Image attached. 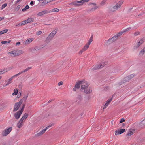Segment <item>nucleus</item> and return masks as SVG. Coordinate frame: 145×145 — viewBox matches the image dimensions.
<instances>
[{
    "label": "nucleus",
    "mask_w": 145,
    "mask_h": 145,
    "mask_svg": "<svg viewBox=\"0 0 145 145\" xmlns=\"http://www.w3.org/2000/svg\"><path fill=\"white\" fill-rule=\"evenodd\" d=\"M85 51L84 50H83V49H82V50H80L79 52V54H82V53L84 52Z\"/></svg>",
    "instance_id": "nucleus-39"
},
{
    "label": "nucleus",
    "mask_w": 145,
    "mask_h": 145,
    "mask_svg": "<svg viewBox=\"0 0 145 145\" xmlns=\"http://www.w3.org/2000/svg\"><path fill=\"white\" fill-rule=\"evenodd\" d=\"M141 124L143 125H145V118L141 122Z\"/></svg>",
    "instance_id": "nucleus-40"
},
{
    "label": "nucleus",
    "mask_w": 145,
    "mask_h": 145,
    "mask_svg": "<svg viewBox=\"0 0 145 145\" xmlns=\"http://www.w3.org/2000/svg\"><path fill=\"white\" fill-rule=\"evenodd\" d=\"M55 0H49V1H54Z\"/></svg>",
    "instance_id": "nucleus-53"
},
{
    "label": "nucleus",
    "mask_w": 145,
    "mask_h": 145,
    "mask_svg": "<svg viewBox=\"0 0 145 145\" xmlns=\"http://www.w3.org/2000/svg\"><path fill=\"white\" fill-rule=\"evenodd\" d=\"M31 68H31V67H28L27 68L25 69L23 71H21V72L22 74L23 73H24V72H26L27 71H28L29 69H31Z\"/></svg>",
    "instance_id": "nucleus-28"
},
{
    "label": "nucleus",
    "mask_w": 145,
    "mask_h": 145,
    "mask_svg": "<svg viewBox=\"0 0 145 145\" xmlns=\"http://www.w3.org/2000/svg\"><path fill=\"white\" fill-rule=\"evenodd\" d=\"M21 104L19 101L16 103L14 106L13 112L17 111L19 109Z\"/></svg>",
    "instance_id": "nucleus-11"
},
{
    "label": "nucleus",
    "mask_w": 145,
    "mask_h": 145,
    "mask_svg": "<svg viewBox=\"0 0 145 145\" xmlns=\"http://www.w3.org/2000/svg\"><path fill=\"white\" fill-rule=\"evenodd\" d=\"M24 122L22 120L20 119L19 121L17 123V127L18 128H21L23 126V123Z\"/></svg>",
    "instance_id": "nucleus-15"
},
{
    "label": "nucleus",
    "mask_w": 145,
    "mask_h": 145,
    "mask_svg": "<svg viewBox=\"0 0 145 145\" xmlns=\"http://www.w3.org/2000/svg\"><path fill=\"white\" fill-rule=\"evenodd\" d=\"M4 73V72H1V74H3Z\"/></svg>",
    "instance_id": "nucleus-55"
},
{
    "label": "nucleus",
    "mask_w": 145,
    "mask_h": 145,
    "mask_svg": "<svg viewBox=\"0 0 145 145\" xmlns=\"http://www.w3.org/2000/svg\"><path fill=\"white\" fill-rule=\"evenodd\" d=\"M135 76V74H131L128 76L126 77L125 79L126 80V81H128L132 79V78L134 77Z\"/></svg>",
    "instance_id": "nucleus-14"
},
{
    "label": "nucleus",
    "mask_w": 145,
    "mask_h": 145,
    "mask_svg": "<svg viewBox=\"0 0 145 145\" xmlns=\"http://www.w3.org/2000/svg\"><path fill=\"white\" fill-rule=\"evenodd\" d=\"M42 33V31H39L37 33V34L38 35H40Z\"/></svg>",
    "instance_id": "nucleus-42"
},
{
    "label": "nucleus",
    "mask_w": 145,
    "mask_h": 145,
    "mask_svg": "<svg viewBox=\"0 0 145 145\" xmlns=\"http://www.w3.org/2000/svg\"><path fill=\"white\" fill-rule=\"evenodd\" d=\"M131 28V27H130L126 29H125L124 30V32H126L129 31V30Z\"/></svg>",
    "instance_id": "nucleus-38"
},
{
    "label": "nucleus",
    "mask_w": 145,
    "mask_h": 145,
    "mask_svg": "<svg viewBox=\"0 0 145 145\" xmlns=\"http://www.w3.org/2000/svg\"><path fill=\"white\" fill-rule=\"evenodd\" d=\"M139 32H135V35H137L139 34Z\"/></svg>",
    "instance_id": "nucleus-46"
},
{
    "label": "nucleus",
    "mask_w": 145,
    "mask_h": 145,
    "mask_svg": "<svg viewBox=\"0 0 145 145\" xmlns=\"http://www.w3.org/2000/svg\"><path fill=\"white\" fill-rule=\"evenodd\" d=\"M4 19V18H2L1 17H0V21H1L3 19Z\"/></svg>",
    "instance_id": "nucleus-50"
},
{
    "label": "nucleus",
    "mask_w": 145,
    "mask_h": 145,
    "mask_svg": "<svg viewBox=\"0 0 145 145\" xmlns=\"http://www.w3.org/2000/svg\"><path fill=\"white\" fill-rule=\"evenodd\" d=\"M25 107V104L24 103L22 104V107L21 109L14 114V116L16 119H18L20 118L21 115L23 112Z\"/></svg>",
    "instance_id": "nucleus-2"
},
{
    "label": "nucleus",
    "mask_w": 145,
    "mask_h": 145,
    "mask_svg": "<svg viewBox=\"0 0 145 145\" xmlns=\"http://www.w3.org/2000/svg\"><path fill=\"white\" fill-rule=\"evenodd\" d=\"M28 116V114L27 113H25L24 114L20 119L22 120L23 121L25 122V120L27 118Z\"/></svg>",
    "instance_id": "nucleus-21"
},
{
    "label": "nucleus",
    "mask_w": 145,
    "mask_h": 145,
    "mask_svg": "<svg viewBox=\"0 0 145 145\" xmlns=\"http://www.w3.org/2000/svg\"><path fill=\"white\" fill-rule=\"evenodd\" d=\"M22 74L21 72H20L18 73L17 74L13 76H12V78H14V77H16V76H17L18 75H19L20 74Z\"/></svg>",
    "instance_id": "nucleus-36"
},
{
    "label": "nucleus",
    "mask_w": 145,
    "mask_h": 145,
    "mask_svg": "<svg viewBox=\"0 0 145 145\" xmlns=\"http://www.w3.org/2000/svg\"><path fill=\"white\" fill-rule=\"evenodd\" d=\"M35 3V1H31L30 3V4L31 5H33L34 4V3Z\"/></svg>",
    "instance_id": "nucleus-44"
},
{
    "label": "nucleus",
    "mask_w": 145,
    "mask_h": 145,
    "mask_svg": "<svg viewBox=\"0 0 145 145\" xmlns=\"http://www.w3.org/2000/svg\"><path fill=\"white\" fill-rule=\"evenodd\" d=\"M92 4H93V5H96V4H95V3H92Z\"/></svg>",
    "instance_id": "nucleus-51"
},
{
    "label": "nucleus",
    "mask_w": 145,
    "mask_h": 145,
    "mask_svg": "<svg viewBox=\"0 0 145 145\" xmlns=\"http://www.w3.org/2000/svg\"><path fill=\"white\" fill-rule=\"evenodd\" d=\"M123 3V1L121 0L119 1L116 5L113 7L111 9V10L112 12L116 11L119 8L122 4Z\"/></svg>",
    "instance_id": "nucleus-4"
},
{
    "label": "nucleus",
    "mask_w": 145,
    "mask_h": 145,
    "mask_svg": "<svg viewBox=\"0 0 145 145\" xmlns=\"http://www.w3.org/2000/svg\"><path fill=\"white\" fill-rule=\"evenodd\" d=\"M29 7L28 5H26L25 7L22 9V11L23 12H24L27 9H28Z\"/></svg>",
    "instance_id": "nucleus-34"
},
{
    "label": "nucleus",
    "mask_w": 145,
    "mask_h": 145,
    "mask_svg": "<svg viewBox=\"0 0 145 145\" xmlns=\"http://www.w3.org/2000/svg\"><path fill=\"white\" fill-rule=\"evenodd\" d=\"M143 40L141 39L140 41H139L137 44L134 46V49H136L139 47L143 43Z\"/></svg>",
    "instance_id": "nucleus-18"
},
{
    "label": "nucleus",
    "mask_w": 145,
    "mask_h": 145,
    "mask_svg": "<svg viewBox=\"0 0 145 145\" xmlns=\"http://www.w3.org/2000/svg\"><path fill=\"white\" fill-rule=\"evenodd\" d=\"M120 35L121 34L120 33L118 34L117 35H116L113 37L112 38L109 39L108 40L105 41V43H106L107 45V44H110L111 43L116 40L118 38Z\"/></svg>",
    "instance_id": "nucleus-5"
},
{
    "label": "nucleus",
    "mask_w": 145,
    "mask_h": 145,
    "mask_svg": "<svg viewBox=\"0 0 145 145\" xmlns=\"http://www.w3.org/2000/svg\"><path fill=\"white\" fill-rule=\"evenodd\" d=\"M106 64V63H105V62L101 63L99 64L98 65H96L93 68V70H94L101 68L103 67Z\"/></svg>",
    "instance_id": "nucleus-9"
},
{
    "label": "nucleus",
    "mask_w": 145,
    "mask_h": 145,
    "mask_svg": "<svg viewBox=\"0 0 145 145\" xmlns=\"http://www.w3.org/2000/svg\"><path fill=\"white\" fill-rule=\"evenodd\" d=\"M123 124H124V123H122V124L123 125H123Z\"/></svg>",
    "instance_id": "nucleus-58"
},
{
    "label": "nucleus",
    "mask_w": 145,
    "mask_h": 145,
    "mask_svg": "<svg viewBox=\"0 0 145 145\" xmlns=\"http://www.w3.org/2000/svg\"><path fill=\"white\" fill-rule=\"evenodd\" d=\"M24 52L22 50H15L8 53L11 56L15 57L19 56L24 53Z\"/></svg>",
    "instance_id": "nucleus-1"
},
{
    "label": "nucleus",
    "mask_w": 145,
    "mask_h": 145,
    "mask_svg": "<svg viewBox=\"0 0 145 145\" xmlns=\"http://www.w3.org/2000/svg\"><path fill=\"white\" fill-rule=\"evenodd\" d=\"M145 52V47L140 52L139 54L143 55Z\"/></svg>",
    "instance_id": "nucleus-33"
},
{
    "label": "nucleus",
    "mask_w": 145,
    "mask_h": 145,
    "mask_svg": "<svg viewBox=\"0 0 145 145\" xmlns=\"http://www.w3.org/2000/svg\"><path fill=\"white\" fill-rule=\"evenodd\" d=\"M93 40V37L91 36L89 40H88V41L87 43L90 45L91 43L92 42Z\"/></svg>",
    "instance_id": "nucleus-29"
},
{
    "label": "nucleus",
    "mask_w": 145,
    "mask_h": 145,
    "mask_svg": "<svg viewBox=\"0 0 145 145\" xmlns=\"http://www.w3.org/2000/svg\"><path fill=\"white\" fill-rule=\"evenodd\" d=\"M92 10H93V8H92Z\"/></svg>",
    "instance_id": "nucleus-60"
},
{
    "label": "nucleus",
    "mask_w": 145,
    "mask_h": 145,
    "mask_svg": "<svg viewBox=\"0 0 145 145\" xmlns=\"http://www.w3.org/2000/svg\"><path fill=\"white\" fill-rule=\"evenodd\" d=\"M34 40L32 38H29L27 40L25 41V43L28 44Z\"/></svg>",
    "instance_id": "nucleus-25"
},
{
    "label": "nucleus",
    "mask_w": 145,
    "mask_h": 145,
    "mask_svg": "<svg viewBox=\"0 0 145 145\" xmlns=\"http://www.w3.org/2000/svg\"><path fill=\"white\" fill-rule=\"evenodd\" d=\"M1 43L2 44H5L6 43H7V42L6 41H2L1 42Z\"/></svg>",
    "instance_id": "nucleus-43"
},
{
    "label": "nucleus",
    "mask_w": 145,
    "mask_h": 145,
    "mask_svg": "<svg viewBox=\"0 0 145 145\" xmlns=\"http://www.w3.org/2000/svg\"><path fill=\"white\" fill-rule=\"evenodd\" d=\"M98 6H96L95 7V8H94V10H95L96 9H97V8H98Z\"/></svg>",
    "instance_id": "nucleus-48"
},
{
    "label": "nucleus",
    "mask_w": 145,
    "mask_h": 145,
    "mask_svg": "<svg viewBox=\"0 0 145 145\" xmlns=\"http://www.w3.org/2000/svg\"><path fill=\"white\" fill-rule=\"evenodd\" d=\"M89 0H82L72 2L71 4L75 7H79L82 6L83 3L86 2H88Z\"/></svg>",
    "instance_id": "nucleus-3"
},
{
    "label": "nucleus",
    "mask_w": 145,
    "mask_h": 145,
    "mask_svg": "<svg viewBox=\"0 0 145 145\" xmlns=\"http://www.w3.org/2000/svg\"><path fill=\"white\" fill-rule=\"evenodd\" d=\"M20 44V42H17V43H16V45H19Z\"/></svg>",
    "instance_id": "nucleus-49"
},
{
    "label": "nucleus",
    "mask_w": 145,
    "mask_h": 145,
    "mask_svg": "<svg viewBox=\"0 0 145 145\" xmlns=\"http://www.w3.org/2000/svg\"><path fill=\"white\" fill-rule=\"evenodd\" d=\"M51 100H50L48 101V102H51Z\"/></svg>",
    "instance_id": "nucleus-54"
},
{
    "label": "nucleus",
    "mask_w": 145,
    "mask_h": 145,
    "mask_svg": "<svg viewBox=\"0 0 145 145\" xmlns=\"http://www.w3.org/2000/svg\"><path fill=\"white\" fill-rule=\"evenodd\" d=\"M89 84L86 81H81V88L82 89H86L88 87Z\"/></svg>",
    "instance_id": "nucleus-8"
},
{
    "label": "nucleus",
    "mask_w": 145,
    "mask_h": 145,
    "mask_svg": "<svg viewBox=\"0 0 145 145\" xmlns=\"http://www.w3.org/2000/svg\"><path fill=\"white\" fill-rule=\"evenodd\" d=\"M59 11V9L57 8H54V9H53L51 10H50V12H58Z\"/></svg>",
    "instance_id": "nucleus-30"
},
{
    "label": "nucleus",
    "mask_w": 145,
    "mask_h": 145,
    "mask_svg": "<svg viewBox=\"0 0 145 145\" xmlns=\"http://www.w3.org/2000/svg\"><path fill=\"white\" fill-rule=\"evenodd\" d=\"M112 100V99H108V100L106 102L105 105L103 106V110L106 108L108 106Z\"/></svg>",
    "instance_id": "nucleus-20"
},
{
    "label": "nucleus",
    "mask_w": 145,
    "mask_h": 145,
    "mask_svg": "<svg viewBox=\"0 0 145 145\" xmlns=\"http://www.w3.org/2000/svg\"><path fill=\"white\" fill-rule=\"evenodd\" d=\"M14 93H12L13 95H17L18 92L17 89H15L14 90Z\"/></svg>",
    "instance_id": "nucleus-31"
},
{
    "label": "nucleus",
    "mask_w": 145,
    "mask_h": 145,
    "mask_svg": "<svg viewBox=\"0 0 145 145\" xmlns=\"http://www.w3.org/2000/svg\"><path fill=\"white\" fill-rule=\"evenodd\" d=\"M2 77L1 76H0V79Z\"/></svg>",
    "instance_id": "nucleus-56"
},
{
    "label": "nucleus",
    "mask_w": 145,
    "mask_h": 145,
    "mask_svg": "<svg viewBox=\"0 0 145 145\" xmlns=\"http://www.w3.org/2000/svg\"><path fill=\"white\" fill-rule=\"evenodd\" d=\"M50 127V126H47L45 129H44L41 130L40 132H39L38 133H37L36 135V136L37 137H39V136L42 135L45 133V132L46 131V130H47Z\"/></svg>",
    "instance_id": "nucleus-10"
},
{
    "label": "nucleus",
    "mask_w": 145,
    "mask_h": 145,
    "mask_svg": "<svg viewBox=\"0 0 145 145\" xmlns=\"http://www.w3.org/2000/svg\"><path fill=\"white\" fill-rule=\"evenodd\" d=\"M107 0H103L102 1V3H104Z\"/></svg>",
    "instance_id": "nucleus-47"
},
{
    "label": "nucleus",
    "mask_w": 145,
    "mask_h": 145,
    "mask_svg": "<svg viewBox=\"0 0 145 145\" xmlns=\"http://www.w3.org/2000/svg\"><path fill=\"white\" fill-rule=\"evenodd\" d=\"M125 131V129H120L119 130H118L115 131V135H117L119 134H121L123 133Z\"/></svg>",
    "instance_id": "nucleus-16"
},
{
    "label": "nucleus",
    "mask_w": 145,
    "mask_h": 145,
    "mask_svg": "<svg viewBox=\"0 0 145 145\" xmlns=\"http://www.w3.org/2000/svg\"><path fill=\"white\" fill-rule=\"evenodd\" d=\"M135 132V131L133 129H130L127 134V136H130L133 134Z\"/></svg>",
    "instance_id": "nucleus-24"
},
{
    "label": "nucleus",
    "mask_w": 145,
    "mask_h": 145,
    "mask_svg": "<svg viewBox=\"0 0 145 145\" xmlns=\"http://www.w3.org/2000/svg\"><path fill=\"white\" fill-rule=\"evenodd\" d=\"M11 42L10 40H9L7 42V43H9Z\"/></svg>",
    "instance_id": "nucleus-52"
},
{
    "label": "nucleus",
    "mask_w": 145,
    "mask_h": 145,
    "mask_svg": "<svg viewBox=\"0 0 145 145\" xmlns=\"http://www.w3.org/2000/svg\"><path fill=\"white\" fill-rule=\"evenodd\" d=\"M89 45L86 43V44L82 48L83 49V50H84L85 51H86L88 48Z\"/></svg>",
    "instance_id": "nucleus-27"
},
{
    "label": "nucleus",
    "mask_w": 145,
    "mask_h": 145,
    "mask_svg": "<svg viewBox=\"0 0 145 145\" xmlns=\"http://www.w3.org/2000/svg\"><path fill=\"white\" fill-rule=\"evenodd\" d=\"M123 124H124V123H122V124L123 125H123Z\"/></svg>",
    "instance_id": "nucleus-59"
},
{
    "label": "nucleus",
    "mask_w": 145,
    "mask_h": 145,
    "mask_svg": "<svg viewBox=\"0 0 145 145\" xmlns=\"http://www.w3.org/2000/svg\"><path fill=\"white\" fill-rule=\"evenodd\" d=\"M27 23H30L31 22H33L34 21V19L33 18H28L26 20Z\"/></svg>",
    "instance_id": "nucleus-26"
},
{
    "label": "nucleus",
    "mask_w": 145,
    "mask_h": 145,
    "mask_svg": "<svg viewBox=\"0 0 145 145\" xmlns=\"http://www.w3.org/2000/svg\"><path fill=\"white\" fill-rule=\"evenodd\" d=\"M26 24H27V21H26V20H25L24 21H23L21 22L20 23H19L18 25H16V26H22V25H25Z\"/></svg>",
    "instance_id": "nucleus-22"
},
{
    "label": "nucleus",
    "mask_w": 145,
    "mask_h": 145,
    "mask_svg": "<svg viewBox=\"0 0 145 145\" xmlns=\"http://www.w3.org/2000/svg\"><path fill=\"white\" fill-rule=\"evenodd\" d=\"M20 5H18L17 6V9L18 10L20 8Z\"/></svg>",
    "instance_id": "nucleus-45"
},
{
    "label": "nucleus",
    "mask_w": 145,
    "mask_h": 145,
    "mask_svg": "<svg viewBox=\"0 0 145 145\" xmlns=\"http://www.w3.org/2000/svg\"><path fill=\"white\" fill-rule=\"evenodd\" d=\"M63 81H61L59 82L58 85L60 86L63 85Z\"/></svg>",
    "instance_id": "nucleus-41"
},
{
    "label": "nucleus",
    "mask_w": 145,
    "mask_h": 145,
    "mask_svg": "<svg viewBox=\"0 0 145 145\" xmlns=\"http://www.w3.org/2000/svg\"><path fill=\"white\" fill-rule=\"evenodd\" d=\"M125 121V119L123 118L120 120L119 122L120 123H122L124 122Z\"/></svg>",
    "instance_id": "nucleus-37"
},
{
    "label": "nucleus",
    "mask_w": 145,
    "mask_h": 145,
    "mask_svg": "<svg viewBox=\"0 0 145 145\" xmlns=\"http://www.w3.org/2000/svg\"><path fill=\"white\" fill-rule=\"evenodd\" d=\"M123 124H124V123H122V124L123 125H123Z\"/></svg>",
    "instance_id": "nucleus-57"
},
{
    "label": "nucleus",
    "mask_w": 145,
    "mask_h": 145,
    "mask_svg": "<svg viewBox=\"0 0 145 145\" xmlns=\"http://www.w3.org/2000/svg\"><path fill=\"white\" fill-rule=\"evenodd\" d=\"M57 32V30H54L52 31L47 37L46 40H51L54 37Z\"/></svg>",
    "instance_id": "nucleus-7"
},
{
    "label": "nucleus",
    "mask_w": 145,
    "mask_h": 145,
    "mask_svg": "<svg viewBox=\"0 0 145 145\" xmlns=\"http://www.w3.org/2000/svg\"><path fill=\"white\" fill-rule=\"evenodd\" d=\"M48 12L46 10H44L39 12L37 14V15L38 17L42 16L44 15L47 14Z\"/></svg>",
    "instance_id": "nucleus-13"
},
{
    "label": "nucleus",
    "mask_w": 145,
    "mask_h": 145,
    "mask_svg": "<svg viewBox=\"0 0 145 145\" xmlns=\"http://www.w3.org/2000/svg\"><path fill=\"white\" fill-rule=\"evenodd\" d=\"M12 79V77L9 78L7 81H6V84L5 85V86H6L11 83Z\"/></svg>",
    "instance_id": "nucleus-23"
},
{
    "label": "nucleus",
    "mask_w": 145,
    "mask_h": 145,
    "mask_svg": "<svg viewBox=\"0 0 145 145\" xmlns=\"http://www.w3.org/2000/svg\"><path fill=\"white\" fill-rule=\"evenodd\" d=\"M7 4L6 3H5L3 5L1 6V9H4L6 6H7Z\"/></svg>",
    "instance_id": "nucleus-35"
},
{
    "label": "nucleus",
    "mask_w": 145,
    "mask_h": 145,
    "mask_svg": "<svg viewBox=\"0 0 145 145\" xmlns=\"http://www.w3.org/2000/svg\"><path fill=\"white\" fill-rule=\"evenodd\" d=\"M28 94H27L26 95H24L22 99H21L20 101L19 102L22 104L23 103H25V102L27 99L28 97Z\"/></svg>",
    "instance_id": "nucleus-17"
},
{
    "label": "nucleus",
    "mask_w": 145,
    "mask_h": 145,
    "mask_svg": "<svg viewBox=\"0 0 145 145\" xmlns=\"http://www.w3.org/2000/svg\"><path fill=\"white\" fill-rule=\"evenodd\" d=\"M81 84V81L77 83L75 85L74 88H73V91H76L77 89H78L80 87V84Z\"/></svg>",
    "instance_id": "nucleus-12"
},
{
    "label": "nucleus",
    "mask_w": 145,
    "mask_h": 145,
    "mask_svg": "<svg viewBox=\"0 0 145 145\" xmlns=\"http://www.w3.org/2000/svg\"><path fill=\"white\" fill-rule=\"evenodd\" d=\"M8 31V29H6L0 31V35L3 34L7 33Z\"/></svg>",
    "instance_id": "nucleus-32"
},
{
    "label": "nucleus",
    "mask_w": 145,
    "mask_h": 145,
    "mask_svg": "<svg viewBox=\"0 0 145 145\" xmlns=\"http://www.w3.org/2000/svg\"><path fill=\"white\" fill-rule=\"evenodd\" d=\"M84 92L88 94L90 93L92 91L91 89V87H88L86 89H84Z\"/></svg>",
    "instance_id": "nucleus-19"
},
{
    "label": "nucleus",
    "mask_w": 145,
    "mask_h": 145,
    "mask_svg": "<svg viewBox=\"0 0 145 145\" xmlns=\"http://www.w3.org/2000/svg\"><path fill=\"white\" fill-rule=\"evenodd\" d=\"M12 130V128L10 127L8 128H6L3 130L2 133V135L3 136H6L8 135Z\"/></svg>",
    "instance_id": "nucleus-6"
}]
</instances>
